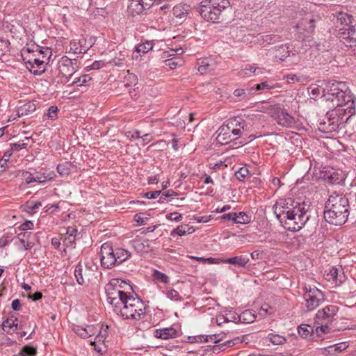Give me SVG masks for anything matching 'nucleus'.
I'll return each instance as SVG.
<instances>
[{
    "instance_id": "obj_1",
    "label": "nucleus",
    "mask_w": 356,
    "mask_h": 356,
    "mask_svg": "<svg viewBox=\"0 0 356 356\" xmlns=\"http://www.w3.org/2000/svg\"><path fill=\"white\" fill-rule=\"evenodd\" d=\"M126 282L120 279H112L105 286L107 302L113 311L123 319L140 321L145 316L146 306L136 294L124 291Z\"/></svg>"
},
{
    "instance_id": "obj_2",
    "label": "nucleus",
    "mask_w": 356,
    "mask_h": 356,
    "mask_svg": "<svg viewBox=\"0 0 356 356\" xmlns=\"http://www.w3.org/2000/svg\"><path fill=\"white\" fill-rule=\"evenodd\" d=\"M309 207L304 202L287 198L278 200L273 209L276 217L286 229L297 232L309 219Z\"/></svg>"
},
{
    "instance_id": "obj_3",
    "label": "nucleus",
    "mask_w": 356,
    "mask_h": 356,
    "mask_svg": "<svg viewBox=\"0 0 356 356\" xmlns=\"http://www.w3.org/2000/svg\"><path fill=\"white\" fill-rule=\"evenodd\" d=\"M322 89L323 97L331 100L335 111H350L355 109V104L350 90L345 82L328 81L323 82Z\"/></svg>"
},
{
    "instance_id": "obj_4",
    "label": "nucleus",
    "mask_w": 356,
    "mask_h": 356,
    "mask_svg": "<svg viewBox=\"0 0 356 356\" xmlns=\"http://www.w3.org/2000/svg\"><path fill=\"white\" fill-rule=\"evenodd\" d=\"M348 199L342 194L331 195L325 204L324 218L334 225H343L349 216Z\"/></svg>"
},
{
    "instance_id": "obj_5",
    "label": "nucleus",
    "mask_w": 356,
    "mask_h": 356,
    "mask_svg": "<svg viewBox=\"0 0 356 356\" xmlns=\"http://www.w3.org/2000/svg\"><path fill=\"white\" fill-rule=\"evenodd\" d=\"M229 4L226 0H204L197 9L205 20L218 23L225 19Z\"/></svg>"
},
{
    "instance_id": "obj_6",
    "label": "nucleus",
    "mask_w": 356,
    "mask_h": 356,
    "mask_svg": "<svg viewBox=\"0 0 356 356\" xmlns=\"http://www.w3.org/2000/svg\"><path fill=\"white\" fill-rule=\"evenodd\" d=\"M337 22L342 26L337 34L340 42L347 47H356V18L348 13H340Z\"/></svg>"
},
{
    "instance_id": "obj_7",
    "label": "nucleus",
    "mask_w": 356,
    "mask_h": 356,
    "mask_svg": "<svg viewBox=\"0 0 356 356\" xmlns=\"http://www.w3.org/2000/svg\"><path fill=\"white\" fill-rule=\"evenodd\" d=\"M243 120L239 117L231 120L226 127H221L218 129L217 141L220 144H227L236 140L241 134V128H243Z\"/></svg>"
},
{
    "instance_id": "obj_8",
    "label": "nucleus",
    "mask_w": 356,
    "mask_h": 356,
    "mask_svg": "<svg viewBox=\"0 0 356 356\" xmlns=\"http://www.w3.org/2000/svg\"><path fill=\"white\" fill-rule=\"evenodd\" d=\"M339 311V307L336 305H330L318 310L316 314L315 323L318 325L316 331L319 333H327L329 332L328 325L334 319Z\"/></svg>"
},
{
    "instance_id": "obj_9",
    "label": "nucleus",
    "mask_w": 356,
    "mask_h": 356,
    "mask_svg": "<svg viewBox=\"0 0 356 356\" xmlns=\"http://www.w3.org/2000/svg\"><path fill=\"white\" fill-rule=\"evenodd\" d=\"M74 332L83 339H86L92 336H96V340L98 342L104 341L107 335L106 329H103L100 325H88L86 327L76 325L74 327Z\"/></svg>"
},
{
    "instance_id": "obj_10",
    "label": "nucleus",
    "mask_w": 356,
    "mask_h": 356,
    "mask_svg": "<svg viewBox=\"0 0 356 356\" xmlns=\"http://www.w3.org/2000/svg\"><path fill=\"white\" fill-rule=\"evenodd\" d=\"M305 293H304V299L305 300V306L308 311H312L318 307L324 300L323 293L316 287L307 289L305 287Z\"/></svg>"
},
{
    "instance_id": "obj_11",
    "label": "nucleus",
    "mask_w": 356,
    "mask_h": 356,
    "mask_svg": "<svg viewBox=\"0 0 356 356\" xmlns=\"http://www.w3.org/2000/svg\"><path fill=\"white\" fill-rule=\"evenodd\" d=\"M101 265L105 268L110 269L116 265L115 249L109 243H104L101 247Z\"/></svg>"
},
{
    "instance_id": "obj_12",
    "label": "nucleus",
    "mask_w": 356,
    "mask_h": 356,
    "mask_svg": "<svg viewBox=\"0 0 356 356\" xmlns=\"http://www.w3.org/2000/svg\"><path fill=\"white\" fill-rule=\"evenodd\" d=\"M79 65L76 59H71L67 56L61 58L58 63V70L59 74L67 81L76 72Z\"/></svg>"
},
{
    "instance_id": "obj_13",
    "label": "nucleus",
    "mask_w": 356,
    "mask_h": 356,
    "mask_svg": "<svg viewBox=\"0 0 356 356\" xmlns=\"http://www.w3.org/2000/svg\"><path fill=\"white\" fill-rule=\"evenodd\" d=\"M294 115L289 113H273L272 118L278 124L283 127H294L299 121L298 115L294 113Z\"/></svg>"
},
{
    "instance_id": "obj_14",
    "label": "nucleus",
    "mask_w": 356,
    "mask_h": 356,
    "mask_svg": "<svg viewBox=\"0 0 356 356\" xmlns=\"http://www.w3.org/2000/svg\"><path fill=\"white\" fill-rule=\"evenodd\" d=\"M343 277L341 268L331 267L329 272L325 275L326 280L336 285L342 283Z\"/></svg>"
},
{
    "instance_id": "obj_15",
    "label": "nucleus",
    "mask_w": 356,
    "mask_h": 356,
    "mask_svg": "<svg viewBox=\"0 0 356 356\" xmlns=\"http://www.w3.org/2000/svg\"><path fill=\"white\" fill-rule=\"evenodd\" d=\"M131 244L137 252H147L151 250L149 241L138 236L131 241Z\"/></svg>"
},
{
    "instance_id": "obj_16",
    "label": "nucleus",
    "mask_w": 356,
    "mask_h": 356,
    "mask_svg": "<svg viewBox=\"0 0 356 356\" xmlns=\"http://www.w3.org/2000/svg\"><path fill=\"white\" fill-rule=\"evenodd\" d=\"M261 74H263V70L257 67L255 65H245L238 72V76L241 77H250L253 74L259 75Z\"/></svg>"
},
{
    "instance_id": "obj_17",
    "label": "nucleus",
    "mask_w": 356,
    "mask_h": 356,
    "mask_svg": "<svg viewBox=\"0 0 356 356\" xmlns=\"http://www.w3.org/2000/svg\"><path fill=\"white\" fill-rule=\"evenodd\" d=\"M177 336V331L173 327L157 329L154 332V337L162 339H169Z\"/></svg>"
},
{
    "instance_id": "obj_18",
    "label": "nucleus",
    "mask_w": 356,
    "mask_h": 356,
    "mask_svg": "<svg viewBox=\"0 0 356 356\" xmlns=\"http://www.w3.org/2000/svg\"><path fill=\"white\" fill-rule=\"evenodd\" d=\"M297 29L299 31L303 30L307 33H312L315 29L314 19L310 17L303 18L298 24Z\"/></svg>"
},
{
    "instance_id": "obj_19",
    "label": "nucleus",
    "mask_w": 356,
    "mask_h": 356,
    "mask_svg": "<svg viewBox=\"0 0 356 356\" xmlns=\"http://www.w3.org/2000/svg\"><path fill=\"white\" fill-rule=\"evenodd\" d=\"M249 258L245 255L236 256L231 258L225 259L222 262L237 266L238 267H245L249 262Z\"/></svg>"
},
{
    "instance_id": "obj_20",
    "label": "nucleus",
    "mask_w": 356,
    "mask_h": 356,
    "mask_svg": "<svg viewBox=\"0 0 356 356\" xmlns=\"http://www.w3.org/2000/svg\"><path fill=\"white\" fill-rule=\"evenodd\" d=\"M290 46L289 44H280L275 46L273 49L275 50V56L281 60H284L290 55Z\"/></svg>"
},
{
    "instance_id": "obj_21",
    "label": "nucleus",
    "mask_w": 356,
    "mask_h": 356,
    "mask_svg": "<svg viewBox=\"0 0 356 356\" xmlns=\"http://www.w3.org/2000/svg\"><path fill=\"white\" fill-rule=\"evenodd\" d=\"M17 318L10 317L6 318L2 323V329L6 331L8 334H12L17 329Z\"/></svg>"
},
{
    "instance_id": "obj_22",
    "label": "nucleus",
    "mask_w": 356,
    "mask_h": 356,
    "mask_svg": "<svg viewBox=\"0 0 356 356\" xmlns=\"http://www.w3.org/2000/svg\"><path fill=\"white\" fill-rule=\"evenodd\" d=\"M131 254L129 251L120 248H115V258H116V265L120 264L122 262L127 260L130 257Z\"/></svg>"
},
{
    "instance_id": "obj_23",
    "label": "nucleus",
    "mask_w": 356,
    "mask_h": 356,
    "mask_svg": "<svg viewBox=\"0 0 356 356\" xmlns=\"http://www.w3.org/2000/svg\"><path fill=\"white\" fill-rule=\"evenodd\" d=\"M193 232L194 229L192 227H189L188 225H182L174 229L171 232L170 235L172 236H175V235L184 236L186 234H191Z\"/></svg>"
},
{
    "instance_id": "obj_24",
    "label": "nucleus",
    "mask_w": 356,
    "mask_h": 356,
    "mask_svg": "<svg viewBox=\"0 0 356 356\" xmlns=\"http://www.w3.org/2000/svg\"><path fill=\"white\" fill-rule=\"evenodd\" d=\"M239 316L240 322L243 323H251L254 322L256 318L254 312L250 309L245 310L239 314Z\"/></svg>"
},
{
    "instance_id": "obj_25",
    "label": "nucleus",
    "mask_w": 356,
    "mask_h": 356,
    "mask_svg": "<svg viewBox=\"0 0 356 356\" xmlns=\"http://www.w3.org/2000/svg\"><path fill=\"white\" fill-rule=\"evenodd\" d=\"M128 8L132 14L136 13L138 15L143 13L145 10L144 6H143L140 0H132Z\"/></svg>"
},
{
    "instance_id": "obj_26",
    "label": "nucleus",
    "mask_w": 356,
    "mask_h": 356,
    "mask_svg": "<svg viewBox=\"0 0 356 356\" xmlns=\"http://www.w3.org/2000/svg\"><path fill=\"white\" fill-rule=\"evenodd\" d=\"M189 9L188 6L183 5V4H177L176 5L172 10L173 15L176 17L181 18L182 17L186 15L188 13Z\"/></svg>"
},
{
    "instance_id": "obj_27",
    "label": "nucleus",
    "mask_w": 356,
    "mask_h": 356,
    "mask_svg": "<svg viewBox=\"0 0 356 356\" xmlns=\"http://www.w3.org/2000/svg\"><path fill=\"white\" fill-rule=\"evenodd\" d=\"M251 221V217L245 212L236 213L234 223L248 224Z\"/></svg>"
},
{
    "instance_id": "obj_28",
    "label": "nucleus",
    "mask_w": 356,
    "mask_h": 356,
    "mask_svg": "<svg viewBox=\"0 0 356 356\" xmlns=\"http://www.w3.org/2000/svg\"><path fill=\"white\" fill-rule=\"evenodd\" d=\"M274 88V85L271 81H264L259 84H256L254 87H252L250 89V92L251 93L254 90H270Z\"/></svg>"
},
{
    "instance_id": "obj_29",
    "label": "nucleus",
    "mask_w": 356,
    "mask_h": 356,
    "mask_svg": "<svg viewBox=\"0 0 356 356\" xmlns=\"http://www.w3.org/2000/svg\"><path fill=\"white\" fill-rule=\"evenodd\" d=\"M264 47H266V44H275L277 42L280 41V36L277 35H265L262 36Z\"/></svg>"
},
{
    "instance_id": "obj_30",
    "label": "nucleus",
    "mask_w": 356,
    "mask_h": 356,
    "mask_svg": "<svg viewBox=\"0 0 356 356\" xmlns=\"http://www.w3.org/2000/svg\"><path fill=\"white\" fill-rule=\"evenodd\" d=\"M29 63L30 65H31L32 66L33 64H35V65H36L37 67L38 68V70H37L36 71L34 72V74H36V72H38V71L40 72V73H42V72H44V70H45V68H44L45 60L43 59L35 58H33V61L31 60H29Z\"/></svg>"
},
{
    "instance_id": "obj_31",
    "label": "nucleus",
    "mask_w": 356,
    "mask_h": 356,
    "mask_svg": "<svg viewBox=\"0 0 356 356\" xmlns=\"http://www.w3.org/2000/svg\"><path fill=\"white\" fill-rule=\"evenodd\" d=\"M152 276L155 280L164 284H168L170 281L169 277L165 274L159 271L158 270H154Z\"/></svg>"
},
{
    "instance_id": "obj_32",
    "label": "nucleus",
    "mask_w": 356,
    "mask_h": 356,
    "mask_svg": "<svg viewBox=\"0 0 356 356\" xmlns=\"http://www.w3.org/2000/svg\"><path fill=\"white\" fill-rule=\"evenodd\" d=\"M225 320H227V322H240V316L239 315L236 313L234 311L232 310H226L225 312Z\"/></svg>"
},
{
    "instance_id": "obj_33",
    "label": "nucleus",
    "mask_w": 356,
    "mask_h": 356,
    "mask_svg": "<svg viewBox=\"0 0 356 356\" xmlns=\"http://www.w3.org/2000/svg\"><path fill=\"white\" fill-rule=\"evenodd\" d=\"M42 206L40 202H30L26 205L25 211L31 214L36 213L38 208Z\"/></svg>"
},
{
    "instance_id": "obj_34",
    "label": "nucleus",
    "mask_w": 356,
    "mask_h": 356,
    "mask_svg": "<svg viewBox=\"0 0 356 356\" xmlns=\"http://www.w3.org/2000/svg\"><path fill=\"white\" fill-rule=\"evenodd\" d=\"M74 275L76 278L78 284L80 285H83L84 284V279L83 277V268L80 264L76 265L75 268Z\"/></svg>"
},
{
    "instance_id": "obj_35",
    "label": "nucleus",
    "mask_w": 356,
    "mask_h": 356,
    "mask_svg": "<svg viewBox=\"0 0 356 356\" xmlns=\"http://www.w3.org/2000/svg\"><path fill=\"white\" fill-rule=\"evenodd\" d=\"M268 339L275 345H281L286 342V339L278 334H268Z\"/></svg>"
},
{
    "instance_id": "obj_36",
    "label": "nucleus",
    "mask_w": 356,
    "mask_h": 356,
    "mask_svg": "<svg viewBox=\"0 0 356 356\" xmlns=\"http://www.w3.org/2000/svg\"><path fill=\"white\" fill-rule=\"evenodd\" d=\"M79 42L83 54H85L92 46L93 44L92 39L91 38L89 39L88 42L86 39L83 38L79 40Z\"/></svg>"
},
{
    "instance_id": "obj_37",
    "label": "nucleus",
    "mask_w": 356,
    "mask_h": 356,
    "mask_svg": "<svg viewBox=\"0 0 356 356\" xmlns=\"http://www.w3.org/2000/svg\"><path fill=\"white\" fill-rule=\"evenodd\" d=\"M250 175L248 169L245 167L241 168L235 173L236 177L240 181H244L245 179Z\"/></svg>"
},
{
    "instance_id": "obj_38",
    "label": "nucleus",
    "mask_w": 356,
    "mask_h": 356,
    "mask_svg": "<svg viewBox=\"0 0 356 356\" xmlns=\"http://www.w3.org/2000/svg\"><path fill=\"white\" fill-rule=\"evenodd\" d=\"M220 334H211V335H207V336H199L198 338L200 339V341H202V339H204V342L208 341H213L216 343H219L222 338L220 337Z\"/></svg>"
},
{
    "instance_id": "obj_39",
    "label": "nucleus",
    "mask_w": 356,
    "mask_h": 356,
    "mask_svg": "<svg viewBox=\"0 0 356 356\" xmlns=\"http://www.w3.org/2000/svg\"><path fill=\"white\" fill-rule=\"evenodd\" d=\"M34 175V182H38V183H45L47 182L48 180H51L53 177H50L49 175H42L39 172H35V174H33Z\"/></svg>"
},
{
    "instance_id": "obj_40",
    "label": "nucleus",
    "mask_w": 356,
    "mask_h": 356,
    "mask_svg": "<svg viewBox=\"0 0 356 356\" xmlns=\"http://www.w3.org/2000/svg\"><path fill=\"white\" fill-rule=\"evenodd\" d=\"M18 176L22 177L26 184H31L32 182H34V175L33 174H31L29 172L21 171L19 172Z\"/></svg>"
},
{
    "instance_id": "obj_41",
    "label": "nucleus",
    "mask_w": 356,
    "mask_h": 356,
    "mask_svg": "<svg viewBox=\"0 0 356 356\" xmlns=\"http://www.w3.org/2000/svg\"><path fill=\"white\" fill-rule=\"evenodd\" d=\"M234 97H235L237 101L245 99L248 97V93L244 89H236L234 92Z\"/></svg>"
},
{
    "instance_id": "obj_42",
    "label": "nucleus",
    "mask_w": 356,
    "mask_h": 356,
    "mask_svg": "<svg viewBox=\"0 0 356 356\" xmlns=\"http://www.w3.org/2000/svg\"><path fill=\"white\" fill-rule=\"evenodd\" d=\"M64 245L66 247H69L72 245L75 242V237L73 236H70L65 234V235L62 238Z\"/></svg>"
},
{
    "instance_id": "obj_43",
    "label": "nucleus",
    "mask_w": 356,
    "mask_h": 356,
    "mask_svg": "<svg viewBox=\"0 0 356 356\" xmlns=\"http://www.w3.org/2000/svg\"><path fill=\"white\" fill-rule=\"evenodd\" d=\"M70 51H72L74 54H83V51H81V48L79 45V42L74 40L70 42Z\"/></svg>"
},
{
    "instance_id": "obj_44",
    "label": "nucleus",
    "mask_w": 356,
    "mask_h": 356,
    "mask_svg": "<svg viewBox=\"0 0 356 356\" xmlns=\"http://www.w3.org/2000/svg\"><path fill=\"white\" fill-rule=\"evenodd\" d=\"M57 171L61 176H65L68 175L70 173L68 165L67 163L58 165Z\"/></svg>"
},
{
    "instance_id": "obj_45",
    "label": "nucleus",
    "mask_w": 356,
    "mask_h": 356,
    "mask_svg": "<svg viewBox=\"0 0 356 356\" xmlns=\"http://www.w3.org/2000/svg\"><path fill=\"white\" fill-rule=\"evenodd\" d=\"M91 80V78L89 76V75L86 74L83 76H81L78 78H76L73 81L72 83H80V86L86 84L88 81Z\"/></svg>"
},
{
    "instance_id": "obj_46",
    "label": "nucleus",
    "mask_w": 356,
    "mask_h": 356,
    "mask_svg": "<svg viewBox=\"0 0 356 356\" xmlns=\"http://www.w3.org/2000/svg\"><path fill=\"white\" fill-rule=\"evenodd\" d=\"M152 48L149 43L141 44L136 47V51L138 53H147L149 50Z\"/></svg>"
},
{
    "instance_id": "obj_47",
    "label": "nucleus",
    "mask_w": 356,
    "mask_h": 356,
    "mask_svg": "<svg viewBox=\"0 0 356 356\" xmlns=\"http://www.w3.org/2000/svg\"><path fill=\"white\" fill-rule=\"evenodd\" d=\"M167 296L172 300H181V298L179 293L174 289H171L167 292Z\"/></svg>"
},
{
    "instance_id": "obj_48",
    "label": "nucleus",
    "mask_w": 356,
    "mask_h": 356,
    "mask_svg": "<svg viewBox=\"0 0 356 356\" xmlns=\"http://www.w3.org/2000/svg\"><path fill=\"white\" fill-rule=\"evenodd\" d=\"M11 235L9 233H6L3 234L0 238V248H4L6 247L10 241Z\"/></svg>"
},
{
    "instance_id": "obj_49",
    "label": "nucleus",
    "mask_w": 356,
    "mask_h": 356,
    "mask_svg": "<svg viewBox=\"0 0 356 356\" xmlns=\"http://www.w3.org/2000/svg\"><path fill=\"white\" fill-rule=\"evenodd\" d=\"M209 64L207 63V61L206 60H203L202 62H201V64L198 67V71L201 73V74H204L205 72H207V71H209L210 70V68H209Z\"/></svg>"
},
{
    "instance_id": "obj_50",
    "label": "nucleus",
    "mask_w": 356,
    "mask_h": 356,
    "mask_svg": "<svg viewBox=\"0 0 356 356\" xmlns=\"http://www.w3.org/2000/svg\"><path fill=\"white\" fill-rule=\"evenodd\" d=\"M22 350L26 353V356H35L37 353L36 348L29 346H25L23 347Z\"/></svg>"
},
{
    "instance_id": "obj_51",
    "label": "nucleus",
    "mask_w": 356,
    "mask_h": 356,
    "mask_svg": "<svg viewBox=\"0 0 356 356\" xmlns=\"http://www.w3.org/2000/svg\"><path fill=\"white\" fill-rule=\"evenodd\" d=\"M309 328V326L299 327L298 334L302 337H307L311 332V330Z\"/></svg>"
},
{
    "instance_id": "obj_52",
    "label": "nucleus",
    "mask_w": 356,
    "mask_h": 356,
    "mask_svg": "<svg viewBox=\"0 0 356 356\" xmlns=\"http://www.w3.org/2000/svg\"><path fill=\"white\" fill-rule=\"evenodd\" d=\"M284 79L289 84L294 83L295 82H298L300 81V79L296 74H288L284 77Z\"/></svg>"
},
{
    "instance_id": "obj_53",
    "label": "nucleus",
    "mask_w": 356,
    "mask_h": 356,
    "mask_svg": "<svg viewBox=\"0 0 356 356\" xmlns=\"http://www.w3.org/2000/svg\"><path fill=\"white\" fill-rule=\"evenodd\" d=\"M167 218L172 221L179 222L181 220L182 216L179 213L173 212L167 216Z\"/></svg>"
},
{
    "instance_id": "obj_54",
    "label": "nucleus",
    "mask_w": 356,
    "mask_h": 356,
    "mask_svg": "<svg viewBox=\"0 0 356 356\" xmlns=\"http://www.w3.org/2000/svg\"><path fill=\"white\" fill-rule=\"evenodd\" d=\"M243 341V339H241L239 337H236L232 340H227L225 343L226 344L227 348L232 347L236 344L240 343Z\"/></svg>"
},
{
    "instance_id": "obj_55",
    "label": "nucleus",
    "mask_w": 356,
    "mask_h": 356,
    "mask_svg": "<svg viewBox=\"0 0 356 356\" xmlns=\"http://www.w3.org/2000/svg\"><path fill=\"white\" fill-rule=\"evenodd\" d=\"M11 149L13 151H19L22 149H25L27 147V143H13L10 144Z\"/></svg>"
},
{
    "instance_id": "obj_56",
    "label": "nucleus",
    "mask_w": 356,
    "mask_h": 356,
    "mask_svg": "<svg viewBox=\"0 0 356 356\" xmlns=\"http://www.w3.org/2000/svg\"><path fill=\"white\" fill-rule=\"evenodd\" d=\"M161 193V191H154L147 192L145 194V197H146L148 199H156V197H158L160 195Z\"/></svg>"
},
{
    "instance_id": "obj_57",
    "label": "nucleus",
    "mask_w": 356,
    "mask_h": 356,
    "mask_svg": "<svg viewBox=\"0 0 356 356\" xmlns=\"http://www.w3.org/2000/svg\"><path fill=\"white\" fill-rule=\"evenodd\" d=\"M21 230L25 231L32 229L33 228V223L31 221H26L22 223L19 227Z\"/></svg>"
},
{
    "instance_id": "obj_58",
    "label": "nucleus",
    "mask_w": 356,
    "mask_h": 356,
    "mask_svg": "<svg viewBox=\"0 0 356 356\" xmlns=\"http://www.w3.org/2000/svg\"><path fill=\"white\" fill-rule=\"evenodd\" d=\"M321 87H322V86H315V87L311 86L310 87L311 95L314 97H316V96L321 95V92H322V90L320 88Z\"/></svg>"
},
{
    "instance_id": "obj_59",
    "label": "nucleus",
    "mask_w": 356,
    "mask_h": 356,
    "mask_svg": "<svg viewBox=\"0 0 356 356\" xmlns=\"http://www.w3.org/2000/svg\"><path fill=\"white\" fill-rule=\"evenodd\" d=\"M105 63L103 60H96L92 64L91 69L99 70L103 67Z\"/></svg>"
},
{
    "instance_id": "obj_60",
    "label": "nucleus",
    "mask_w": 356,
    "mask_h": 356,
    "mask_svg": "<svg viewBox=\"0 0 356 356\" xmlns=\"http://www.w3.org/2000/svg\"><path fill=\"white\" fill-rule=\"evenodd\" d=\"M145 10L150 8L154 3V0H140Z\"/></svg>"
},
{
    "instance_id": "obj_61",
    "label": "nucleus",
    "mask_w": 356,
    "mask_h": 356,
    "mask_svg": "<svg viewBox=\"0 0 356 356\" xmlns=\"http://www.w3.org/2000/svg\"><path fill=\"white\" fill-rule=\"evenodd\" d=\"M236 216V213H229L222 215L220 218L222 220H232L234 222V218Z\"/></svg>"
},
{
    "instance_id": "obj_62",
    "label": "nucleus",
    "mask_w": 356,
    "mask_h": 356,
    "mask_svg": "<svg viewBox=\"0 0 356 356\" xmlns=\"http://www.w3.org/2000/svg\"><path fill=\"white\" fill-rule=\"evenodd\" d=\"M58 113H44V115H43V120H46L47 119H51L52 120H54L56 119H57L58 118Z\"/></svg>"
},
{
    "instance_id": "obj_63",
    "label": "nucleus",
    "mask_w": 356,
    "mask_h": 356,
    "mask_svg": "<svg viewBox=\"0 0 356 356\" xmlns=\"http://www.w3.org/2000/svg\"><path fill=\"white\" fill-rule=\"evenodd\" d=\"M194 219L197 222H207L211 219V216H198V217H195Z\"/></svg>"
},
{
    "instance_id": "obj_64",
    "label": "nucleus",
    "mask_w": 356,
    "mask_h": 356,
    "mask_svg": "<svg viewBox=\"0 0 356 356\" xmlns=\"http://www.w3.org/2000/svg\"><path fill=\"white\" fill-rule=\"evenodd\" d=\"M263 108L266 109L268 111H273V112L279 111V110L280 109V108L278 107L277 105H275V104L270 105L268 104H266V106H264Z\"/></svg>"
}]
</instances>
